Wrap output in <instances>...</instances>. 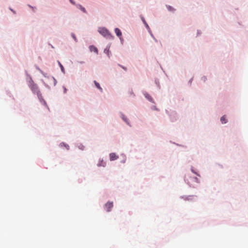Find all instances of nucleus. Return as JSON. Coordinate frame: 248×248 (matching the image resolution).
Masks as SVG:
<instances>
[{"label": "nucleus", "instance_id": "20e7f679", "mask_svg": "<svg viewBox=\"0 0 248 248\" xmlns=\"http://www.w3.org/2000/svg\"><path fill=\"white\" fill-rule=\"evenodd\" d=\"M113 202H108L107 203H106L105 204L104 208H105V209L107 212H109L111 210V209H112V208L113 207Z\"/></svg>", "mask_w": 248, "mask_h": 248}, {"label": "nucleus", "instance_id": "f257e3e1", "mask_svg": "<svg viewBox=\"0 0 248 248\" xmlns=\"http://www.w3.org/2000/svg\"><path fill=\"white\" fill-rule=\"evenodd\" d=\"M29 86L31 91L37 95L39 98L41 97V93L39 90L38 86L34 83L32 79L29 81Z\"/></svg>", "mask_w": 248, "mask_h": 248}, {"label": "nucleus", "instance_id": "6ab92c4d", "mask_svg": "<svg viewBox=\"0 0 248 248\" xmlns=\"http://www.w3.org/2000/svg\"><path fill=\"white\" fill-rule=\"evenodd\" d=\"M119 65L121 67H122L124 70L125 71H126V70H127V69H126V67H124V66H122V65H120V64H119Z\"/></svg>", "mask_w": 248, "mask_h": 248}, {"label": "nucleus", "instance_id": "0eeeda50", "mask_svg": "<svg viewBox=\"0 0 248 248\" xmlns=\"http://www.w3.org/2000/svg\"><path fill=\"white\" fill-rule=\"evenodd\" d=\"M115 32L118 36H119V37L121 36V35H122L121 31L118 28H115Z\"/></svg>", "mask_w": 248, "mask_h": 248}, {"label": "nucleus", "instance_id": "2eb2a0df", "mask_svg": "<svg viewBox=\"0 0 248 248\" xmlns=\"http://www.w3.org/2000/svg\"><path fill=\"white\" fill-rule=\"evenodd\" d=\"M122 118L125 123H126L127 124H129L126 116H125L124 115H122Z\"/></svg>", "mask_w": 248, "mask_h": 248}, {"label": "nucleus", "instance_id": "ddd939ff", "mask_svg": "<svg viewBox=\"0 0 248 248\" xmlns=\"http://www.w3.org/2000/svg\"><path fill=\"white\" fill-rule=\"evenodd\" d=\"M60 146H61V147H63H63H65L67 150H68V149H69V145H67V144H65V143H61L60 144Z\"/></svg>", "mask_w": 248, "mask_h": 248}, {"label": "nucleus", "instance_id": "aec40b11", "mask_svg": "<svg viewBox=\"0 0 248 248\" xmlns=\"http://www.w3.org/2000/svg\"><path fill=\"white\" fill-rule=\"evenodd\" d=\"M72 36L73 38H74V39L76 41H77V38H76V36H75V34H72Z\"/></svg>", "mask_w": 248, "mask_h": 248}, {"label": "nucleus", "instance_id": "423d86ee", "mask_svg": "<svg viewBox=\"0 0 248 248\" xmlns=\"http://www.w3.org/2000/svg\"><path fill=\"white\" fill-rule=\"evenodd\" d=\"M89 48L91 52H94L96 54H98V49L95 46H90Z\"/></svg>", "mask_w": 248, "mask_h": 248}, {"label": "nucleus", "instance_id": "f8f14e48", "mask_svg": "<svg viewBox=\"0 0 248 248\" xmlns=\"http://www.w3.org/2000/svg\"><path fill=\"white\" fill-rule=\"evenodd\" d=\"M145 97L148 99L149 101H152L153 99L151 97V96L148 93H145L144 94Z\"/></svg>", "mask_w": 248, "mask_h": 248}, {"label": "nucleus", "instance_id": "f03ea898", "mask_svg": "<svg viewBox=\"0 0 248 248\" xmlns=\"http://www.w3.org/2000/svg\"><path fill=\"white\" fill-rule=\"evenodd\" d=\"M185 180L190 186H194V183H199L197 177L190 176L189 174L186 176Z\"/></svg>", "mask_w": 248, "mask_h": 248}, {"label": "nucleus", "instance_id": "39448f33", "mask_svg": "<svg viewBox=\"0 0 248 248\" xmlns=\"http://www.w3.org/2000/svg\"><path fill=\"white\" fill-rule=\"evenodd\" d=\"M119 156L115 153H112L109 154V159L110 161H113L118 158Z\"/></svg>", "mask_w": 248, "mask_h": 248}, {"label": "nucleus", "instance_id": "f3484780", "mask_svg": "<svg viewBox=\"0 0 248 248\" xmlns=\"http://www.w3.org/2000/svg\"><path fill=\"white\" fill-rule=\"evenodd\" d=\"M101 163L98 164L97 165V166H100L102 165L103 166H105V163H104V162H103V161L102 160L101 161Z\"/></svg>", "mask_w": 248, "mask_h": 248}, {"label": "nucleus", "instance_id": "9b49d317", "mask_svg": "<svg viewBox=\"0 0 248 248\" xmlns=\"http://www.w3.org/2000/svg\"><path fill=\"white\" fill-rule=\"evenodd\" d=\"M167 8L168 10L170 12H174L175 10L174 8H173L172 6L170 5L167 6Z\"/></svg>", "mask_w": 248, "mask_h": 248}, {"label": "nucleus", "instance_id": "9d476101", "mask_svg": "<svg viewBox=\"0 0 248 248\" xmlns=\"http://www.w3.org/2000/svg\"><path fill=\"white\" fill-rule=\"evenodd\" d=\"M220 121L221 122L222 124H226L227 122V119H226V117L225 116H223L220 118Z\"/></svg>", "mask_w": 248, "mask_h": 248}, {"label": "nucleus", "instance_id": "412c9836", "mask_svg": "<svg viewBox=\"0 0 248 248\" xmlns=\"http://www.w3.org/2000/svg\"><path fill=\"white\" fill-rule=\"evenodd\" d=\"M69 1L72 4H75V2L73 0H69Z\"/></svg>", "mask_w": 248, "mask_h": 248}, {"label": "nucleus", "instance_id": "a211bd4d", "mask_svg": "<svg viewBox=\"0 0 248 248\" xmlns=\"http://www.w3.org/2000/svg\"><path fill=\"white\" fill-rule=\"evenodd\" d=\"M59 65H60V66L61 67L62 71H63L64 68H63V66L62 65V64L60 62H59Z\"/></svg>", "mask_w": 248, "mask_h": 248}, {"label": "nucleus", "instance_id": "b1692460", "mask_svg": "<svg viewBox=\"0 0 248 248\" xmlns=\"http://www.w3.org/2000/svg\"><path fill=\"white\" fill-rule=\"evenodd\" d=\"M195 173V174L197 175L198 176H199L197 173L196 172H194Z\"/></svg>", "mask_w": 248, "mask_h": 248}, {"label": "nucleus", "instance_id": "6e6552de", "mask_svg": "<svg viewBox=\"0 0 248 248\" xmlns=\"http://www.w3.org/2000/svg\"><path fill=\"white\" fill-rule=\"evenodd\" d=\"M77 7L79 8L80 10H81L83 12L86 13V9H85L84 7H83L82 6H81V5L80 4H78L77 5Z\"/></svg>", "mask_w": 248, "mask_h": 248}, {"label": "nucleus", "instance_id": "4be33fe9", "mask_svg": "<svg viewBox=\"0 0 248 248\" xmlns=\"http://www.w3.org/2000/svg\"><path fill=\"white\" fill-rule=\"evenodd\" d=\"M104 52H105V53H108V52H109V50H108H108H107V49H105V50H104Z\"/></svg>", "mask_w": 248, "mask_h": 248}, {"label": "nucleus", "instance_id": "dca6fc26", "mask_svg": "<svg viewBox=\"0 0 248 248\" xmlns=\"http://www.w3.org/2000/svg\"><path fill=\"white\" fill-rule=\"evenodd\" d=\"M141 19H142V21H143V23L146 26V27H147V28H149V26H148L147 23H146V22L145 21L144 18L143 17H141Z\"/></svg>", "mask_w": 248, "mask_h": 248}, {"label": "nucleus", "instance_id": "1a4fd4ad", "mask_svg": "<svg viewBox=\"0 0 248 248\" xmlns=\"http://www.w3.org/2000/svg\"><path fill=\"white\" fill-rule=\"evenodd\" d=\"M94 84L95 85V86L101 92H103V89L101 87V86H100V84L97 82H96V81H94Z\"/></svg>", "mask_w": 248, "mask_h": 248}, {"label": "nucleus", "instance_id": "7ed1b4c3", "mask_svg": "<svg viewBox=\"0 0 248 248\" xmlns=\"http://www.w3.org/2000/svg\"><path fill=\"white\" fill-rule=\"evenodd\" d=\"M99 32L103 36H104L105 37L108 38V39H112V36L110 34V33L109 32L108 30H107L106 28H99L98 30Z\"/></svg>", "mask_w": 248, "mask_h": 248}, {"label": "nucleus", "instance_id": "4468645a", "mask_svg": "<svg viewBox=\"0 0 248 248\" xmlns=\"http://www.w3.org/2000/svg\"><path fill=\"white\" fill-rule=\"evenodd\" d=\"M194 198L193 196H188L187 197H186L184 199L185 200H192L193 198Z\"/></svg>", "mask_w": 248, "mask_h": 248}, {"label": "nucleus", "instance_id": "5701e85b", "mask_svg": "<svg viewBox=\"0 0 248 248\" xmlns=\"http://www.w3.org/2000/svg\"><path fill=\"white\" fill-rule=\"evenodd\" d=\"M10 10H11V11H12L14 14H15V13H16L15 11H13L12 9H11V8H10Z\"/></svg>", "mask_w": 248, "mask_h": 248}]
</instances>
